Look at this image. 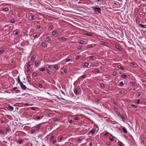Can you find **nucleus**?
<instances>
[{
  "label": "nucleus",
  "mask_w": 146,
  "mask_h": 146,
  "mask_svg": "<svg viewBox=\"0 0 146 146\" xmlns=\"http://www.w3.org/2000/svg\"><path fill=\"white\" fill-rule=\"evenodd\" d=\"M141 143L142 144H144V141L143 140H142L141 141Z\"/></svg>",
  "instance_id": "nucleus-62"
},
{
  "label": "nucleus",
  "mask_w": 146,
  "mask_h": 146,
  "mask_svg": "<svg viewBox=\"0 0 146 146\" xmlns=\"http://www.w3.org/2000/svg\"><path fill=\"white\" fill-rule=\"evenodd\" d=\"M140 101V100L139 99H138L137 100V104H139V102Z\"/></svg>",
  "instance_id": "nucleus-57"
},
{
  "label": "nucleus",
  "mask_w": 146,
  "mask_h": 146,
  "mask_svg": "<svg viewBox=\"0 0 146 146\" xmlns=\"http://www.w3.org/2000/svg\"><path fill=\"white\" fill-rule=\"evenodd\" d=\"M37 75V74L36 72H33V75L35 76H36Z\"/></svg>",
  "instance_id": "nucleus-41"
},
{
  "label": "nucleus",
  "mask_w": 146,
  "mask_h": 146,
  "mask_svg": "<svg viewBox=\"0 0 146 146\" xmlns=\"http://www.w3.org/2000/svg\"><path fill=\"white\" fill-rule=\"evenodd\" d=\"M130 84L132 86H134L135 85V83L133 82H130Z\"/></svg>",
  "instance_id": "nucleus-18"
},
{
  "label": "nucleus",
  "mask_w": 146,
  "mask_h": 146,
  "mask_svg": "<svg viewBox=\"0 0 146 146\" xmlns=\"http://www.w3.org/2000/svg\"><path fill=\"white\" fill-rule=\"evenodd\" d=\"M139 26H140L141 27L144 28H146V25H143L142 24H140L139 25Z\"/></svg>",
  "instance_id": "nucleus-15"
},
{
  "label": "nucleus",
  "mask_w": 146,
  "mask_h": 146,
  "mask_svg": "<svg viewBox=\"0 0 146 146\" xmlns=\"http://www.w3.org/2000/svg\"><path fill=\"white\" fill-rule=\"evenodd\" d=\"M94 46H93V45L92 44H91L90 45H88L87 46L88 48H92Z\"/></svg>",
  "instance_id": "nucleus-17"
},
{
  "label": "nucleus",
  "mask_w": 146,
  "mask_h": 146,
  "mask_svg": "<svg viewBox=\"0 0 146 146\" xmlns=\"http://www.w3.org/2000/svg\"><path fill=\"white\" fill-rule=\"evenodd\" d=\"M54 68L56 70H57L58 69V68L57 66L55 65V66L54 67Z\"/></svg>",
  "instance_id": "nucleus-44"
},
{
  "label": "nucleus",
  "mask_w": 146,
  "mask_h": 146,
  "mask_svg": "<svg viewBox=\"0 0 146 146\" xmlns=\"http://www.w3.org/2000/svg\"><path fill=\"white\" fill-rule=\"evenodd\" d=\"M51 38L49 36H47L45 39V40L46 41H48L49 40H50Z\"/></svg>",
  "instance_id": "nucleus-16"
},
{
  "label": "nucleus",
  "mask_w": 146,
  "mask_h": 146,
  "mask_svg": "<svg viewBox=\"0 0 146 146\" xmlns=\"http://www.w3.org/2000/svg\"><path fill=\"white\" fill-rule=\"evenodd\" d=\"M84 41L83 40H81L79 42V43L81 44H83L84 43Z\"/></svg>",
  "instance_id": "nucleus-35"
},
{
  "label": "nucleus",
  "mask_w": 146,
  "mask_h": 146,
  "mask_svg": "<svg viewBox=\"0 0 146 146\" xmlns=\"http://www.w3.org/2000/svg\"><path fill=\"white\" fill-rule=\"evenodd\" d=\"M8 107L10 109H11L12 110H13V108L12 106H8Z\"/></svg>",
  "instance_id": "nucleus-34"
},
{
  "label": "nucleus",
  "mask_w": 146,
  "mask_h": 146,
  "mask_svg": "<svg viewBox=\"0 0 146 146\" xmlns=\"http://www.w3.org/2000/svg\"><path fill=\"white\" fill-rule=\"evenodd\" d=\"M116 48L118 50L120 51L121 49L119 45H117L115 46Z\"/></svg>",
  "instance_id": "nucleus-12"
},
{
  "label": "nucleus",
  "mask_w": 146,
  "mask_h": 146,
  "mask_svg": "<svg viewBox=\"0 0 146 146\" xmlns=\"http://www.w3.org/2000/svg\"><path fill=\"white\" fill-rule=\"evenodd\" d=\"M18 141L20 144H22L23 143V141L22 140H19Z\"/></svg>",
  "instance_id": "nucleus-22"
},
{
  "label": "nucleus",
  "mask_w": 146,
  "mask_h": 146,
  "mask_svg": "<svg viewBox=\"0 0 146 146\" xmlns=\"http://www.w3.org/2000/svg\"><path fill=\"white\" fill-rule=\"evenodd\" d=\"M30 62H28V64L27 65V68H29L31 64H30Z\"/></svg>",
  "instance_id": "nucleus-28"
},
{
  "label": "nucleus",
  "mask_w": 146,
  "mask_h": 146,
  "mask_svg": "<svg viewBox=\"0 0 146 146\" xmlns=\"http://www.w3.org/2000/svg\"><path fill=\"white\" fill-rule=\"evenodd\" d=\"M18 83H19V84L20 85L21 84H22V82H21L19 78V76L18 77Z\"/></svg>",
  "instance_id": "nucleus-11"
},
{
  "label": "nucleus",
  "mask_w": 146,
  "mask_h": 146,
  "mask_svg": "<svg viewBox=\"0 0 146 146\" xmlns=\"http://www.w3.org/2000/svg\"><path fill=\"white\" fill-rule=\"evenodd\" d=\"M74 91L75 94L77 95L80 94V90L78 89H75L74 90Z\"/></svg>",
  "instance_id": "nucleus-4"
},
{
  "label": "nucleus",
  "mask_w": 146,
  "mask_h": 146,
  "mask_svg": "<svg viewBox=\"0 0 146 146\" xmlns=\"http://www.w3.org/2000/svg\"><path fill=\"white\" fill-rule=\"evenodd\" d=\"M15 22V21L13 19L11 20L10 21V22L11 23H14Z\"/></svg>",
  "instance_id": "nucleus-46"
},
{
  "label": "nucleus",
  "mask_w": 146,
  "mask_h": 146,
  "mask_svg": "<svg viewBox=\"0 0 146 146\" xmlns=\"http://www.w3.org/2000/svg\"><path fill=\"white\" fill-rule=\"evenodd\" d=\"M36 57H35L32 56L31 57V60L32 61L35 59Z\"/></svg>",
  "instance_id": "nucleus-38"
},
{
  "label": "nucleus",
  "mask_w": 146,
  "mask_h": 146,
  "mask_svg": "<svg viewBox=\"0 0 146 146\" xmlns=\"http://www.w3.org/2000/svg\"><path fill=\"white\" fill-rule=\"evenodd\" d=\"M0 133L2 135L4 134V132L3 130H0Z\"/></svg>",
  "instance_id": "nucleus-26"
},
{
  "label": "nucleus",
  "mask_w": 146,
  "mask_h": 146,
  "mask_svg": "<svg viewBox=\"0 0 146 146\" xmlns=\"http://www.w3.org/2000/svg\"><path fill=\"white\" fill-rule=\"evenodd\" d=\"M119 85L121 86H123L124 85V84L122 81H121L119 83Z\"/></svg>",
  "instance_id": "nucleus-23"
},
{
  "label": "nucleus",
  "mask_w": 146,
  "mask_h": 146,
  "mask_svg": "<svg viewBox=\"0 0 146 146\" xmlns=\"http://www.w3.org/2000/svg\"><path fill=\"white\" fill-rule=\"evenodd\" d=\"M81 57V55H78L76 57V59L77 60L78 59Z\"/></svg>",
  "instance_id": "nucleus-25"
},
{
  "label": "nucleus",
  "mask_w": 146,
  "mask_h": 146,
  "mask_svg": "<svg viewBox=\"0 0 146 146\" xmlns=\"http://www.w3.org/2000/svg\"><path fill=\"white\" fill-rule=\"evenodd\" d=\"M117 116L121 118L122 119V121L123 122H125V117L123 116L122 114H121L120 113H117Z\"/></svg>",
  "instance_id": "nucleus-2"
},
{
  "label": "nucleus",
  "mask_w": 146,
  "mask_h": 146,
  "mask_svg": "<svg viewBox=\"0 0 146 146\" xmlns=\"http://www.w3.org/2000/svg\"><path fill=\"white\" fill-rule=\"evenodd\" d=\"M42 45L43 47H45V46H46V43L44 42H43L42 43Z\"/></svg>",
  "instance_id": "nucleus-36"
},
{
  "label": "nucleus",
  "mask_w": 146,
  "mask_h": 146,
  "mask_svg": "<svg viewBox=\"0 0 146 146\" xmlns=\"http://www.w3.org/2000/svg\"><path fill=\"white\" fill-rule=\"evenodd\" d=\"M40 26H37L36 27V29H39L40 28Z\"/></svg>",
  "instance_id": "nucleus-53"
},
{
  "label": "nucleus",
  "mask_w": 146,
  "mask_h": 146,
  "mask_svg": "<svg viewBox=\"0 0 146 146\" xmlns=\"http://www.w3.org/2000/svg\"><path fill=\"white\" fill-rule=\"evenodd\" d=\"M116 72L114 71L113 72L112 75L113 76H116Z\"/></svg>",
  "instance_id": "nucleus-40"
},
{
  "label": "nucleus",
  "mask_w": 146,
  "mask_h": 146,
  "mask_svg": "<svg viewBox=\"0 0 146 146\" xmlns=\"http://www.w3.org/2000/svg\"><path fill=\"white\" fill-rule=\"evenodd\" d=\"M41 127L40 124H38L37 126L36 127V130H38Z\"/></svg>",
  "instance_id": "nucleus-13"
},
{
  "label": "nucleus",
  "mask_w": 146,
  "mask_h": 146,
  "mask_svg": "<svg viewBox=\"0 0 146 146\" xmlns=\"http://www.w3.org/2000/svg\"><path fill=\"white\" fill-rule=\"evenodd\" d=\"M4 51L3 50H0V55L3 53Z\"/></svg>",
  "instance_id": "nucleus-49"
},
{
  "label": "nucleus",
  "mask_w": 146,
  "mask_h": 146,
  "mask_svg": "<svg viewBox=\"0 0 146 146\" xmlns=\"http://www.w3.org/2000/svg\"><path fill=\"white\" fill-rule=\"evenodd\" d=\"M86 76L85 75H83L82 76V79H84L85 78Z\"/></svg>",
  "instance_id": "nucleus-45"
},
{
  "label": "nucleus",
  "mask_w": 146,
  "mask_h": 146,
  "mask_svg": "<svg viewBox=\"0 0 146 146\" xmlns=\"http://www.w3.org/2000/svg\"><path fill=\"white\" fill-rule=\"evenodd\" d=\"M58 33V32L55 31H53L52 33V36H54Z\"/></svg>",
  "instance_id": "nucleus-7"
},
{
  "label": "nucleus",
  "mask_w": 146,
  "mask_h": 146,
  "mask_svg": "<svg viewBox=\"0 0 146 146\" xmlns=\"http://www.w3.org/2000/svg\"><path fill=\"white\" fill-rule=\"evenodd\" d=\"M109 139H110V140L111 141H114V139H113V138L110 137L109 138Z\"/></svg>",
  "instance_id": "nucleus-47"
},
{
  "label": "nucleus",
  "mask_w": 146,
  "mask_h": 146,
  "mask_svg": "<svg viewBox=\"0 0 146 146\" xmlns=\"http://www.w3.org/2000/svg\"><path fill=\"white\" fill-rule=\"evenodd\" d=\"M122 130L125 133H127V130L124 127H123Z\"/></svg>",
  "instance_id": "nucleus-20"
},
{
  "label": "nucleus",
  "mask_w": 146,
  "mask_h": 146,
  "mask_svg": "<svg viewBox=\"0 0 146 146\" xmlns=\"http://www.w3.org/2000/svg\"><path fill=\"white\" fill-rule=\"evenodd\" d=\"M35 65L37 67H38L39 66L38 63V62H35Z\"/></svg>",
  "instance_id": "nucleus-39"
},
{
  "label": "nucleus",
  "mask_w": 146,
  "mask_h": 146,
  "mask_svg": "<svg viewBox=\"0 0 146 146\" xmlns=\"http://www.w3.org/2000/svg\"><path fill=\"white\" fill-rule=\"evenodd\" d=\"M97 102L99 104L101 102V101L100 99H97Z\"/></svg>",
  "instance_id": "nucleus-37"
},
{
  "label": "nucleus",
  "mask_w": 146,
  "mask_h": 146,
  "mask_svg": "<svg viewBox=\"0 0 146 146\" xmlns=\"http://www.w3.org/2000/svg\"><path fill=\"white\" fill-rule=\"evenodd\" d=\"M20 85V86L21 89L23 90H25L26 89H27L26 86L25 85H23V83H22V84H21ZM27 89H29L28 88H27Z\"/></svg>",
  "instance_id": "nucleus-3"
},
{
  "label": "nucleus",
  "mask_w": 146,
  "mask_h": 146,
  "mask_svg": "<svg viewBox=\"0 0 146 146\" xmlns=\"http://www.w3.org/2000/svg\"><path fill=\"white\" fill-rule=\"evenodd\" d=\"M141 95V93L140 92H139L138 93V96H139Z\"/></svg>",
  "instance_id": "nucleus-64"
},
{
  "label": "nucleus",
  "mask_w": 146,
  "mask_h": 146,
  "mask_svg": "<svg viewBox=\"0 0 146 146\" xmlns=\"http://www.w3.org/2000/svg\"><path fill=\"white\" fill-rule=\"evenodd\" d=\"M38 85H39V87L40 88H42V86L41 84L39 83L38 84Z\"/></svg>",
  "instance_id": "nucleus-43"
},
{
  "label": "nucleus",
  "mask_w": 146,
  "mask_h": 146,
  "mask_svg": "<svg viewBox=\"0 0 146 146\" xmlns=\"http://www.w3.org/2000/svg\"><path fill=\"white\" fill-rule=\"evenodd\" d=\"M133 107H135V108H136L137 107V106H136L135 105H134L133 104H131V105Z\"/></svg>",
  "instance_id": "nucleus-51"
},
{
  "label": "nucleus",
  "mask_w": 146,
  "mask_h": 146,
  "mask_svg": "<svg viewBox=\"0 0 146 146\" xmlns=\"http://www.w3.org/2000/svg\"><path fill=\"white\" fill-rule=\"evenodd\" d=\"M13 33L14 35H17L20 33V31L18 30H17V29L16 31H14Z\"/></svg>",
  "instance_id": "nucleus-5"
},
{
  "label": "nucleus",
  "mask_w": 146,
  "mask_h": 146,
  "mask_svg": "<svg viewBox=\"0 0 146 146\" xmlns=\"http://www.w3.org/2000/svg\"><path fill=\"white\" fill-rule=\"evenodd\" d=\"M92 9L95 14H98L101 13V9L100 7H92Z\"/></svg>",
  "instance_id": "nucleus-1"
},
{
  "label": "nucleus",
  "mask_w": 146,
  "mask_h": 146,
  "mask_svg": "<svg viewBox=\"0 0 146 146\" xmlns=\"http://www.w3.org/2000/svg\"><path fill=\"white\" fill-rule=\"evenodd\" d=\"M68 122L69 123H71L73 122V121H72V119H71V120H69V121H68Z\"/></svg>",
  "instance_id": "nucleus-56"
},
{
  "label": "nucleus",
  "mask_w": 146,
  "mask_h": 146,
  "mask_svg": "<svg viewBox=\"0 0 146 146\" xmlns=\"http://www.w3.org/2000/svg\"><path fill=\"white\" fill-rule=\"evenodd\" d=\"M70 59H66V60L65 61V62H67L68 61H70Z\"/></svg>",
  "instance_id": "nucleus-48"
},
{
  "label": "nucleus",
  "mask_w": 146,
  "mask_h": 146,
  "mask_svg": "<svg viewBox=\"0 0 146 146\" xmlns=\"http://www.w3.org/2000/svg\"><path fill=\"white\" fill-rule=\"evenodd\" d=\"M67 39V38H65L64 37H62L60 38H58V40H63V41H65Z\"/></svg>",
  "instance_id": "nucleus-10"
},
{
  "label": "nucleus",
  "mask_w": 146,
  "mask_h": 146,
  "mask_svg": "<svg viewBox=\"0 0 146 146\" xmlns=\"http://www.w3.org/2000/svg\"><path fill=\"white\" fill-rule=\"evenodd\" d=\"M35 130H32L31 131V133L33 134L35 132Z\"/></svg>",
  "instance_id": "nucleus-55"
},
{
  "label": "nucleus",
  "mask_w": 146,
  "mask_h": 146,
  "mask_svg": "<svg viewBox=\"0 0 146 146\" xmlns=\"http://www.w3.org/2000/svg\"><path fill=\"white\" fill-rule=\"evenodd\" d=\"M46 72H47V73H48L50 74H51V73L50 70L49 69H47Z\"/></svg>",
  "instance_id": "nucleus-33"
},
{
  "label": "nucleus",
  "mask_w": 146,
  "mask_h": 146,
  "mask_svg": "<svg viewBox=\"0 0 146 146\" xmlns=\"http://www.w3.org/2000/svg\"><path fill=\"white\" fill-rule=\"evenodd\" d=\"M40 118H41V117H40H40H36V120H38L40 119Z\"/></svg>",
  "instance_id": "nucleus-54"
},
{
  "label": "nucleus",
  "mask_w": 146,
  "mask_h": 146,
  "mask_svg": "<svg viewBox=\"0 0 146 146\" xmlns=\"http://www.w3.org/2000/svg\"><path fill=\"white\" fill-rule=\"evenodd\" d=\"M94 92L96 94H99V89H95L94 90Z\"/></svg>",
  "instance_id": "nucleus-8"
},
{
  "label": "nucleus",
  "mask_w": 146,
  "mask_h": 146,
  "mask_svg": "<svg viewBox=\"0 0 146 146\" xmlns=\"http://www.w3.org/2000/svg\"><path fill=\"white\" fill-rule=\"evenodd\" d=\"M62 139V136H60V137L59 141H61Z\"/></svg>",
  "instance_id": "nucleus-52"
},
{
  "label": "nucleus",
  "mask_w": 146,
  "mask_h": 146,
  "mask_svg": "<svg viewBox=\"0 0 146 146\" xmlns=\"http://www.w3.org/2000/svg\"><path fill=\"white\" fill-rule=\"evenodd\" d=\"M139 20V18H138V17H137V18H136V20H135V21H136V22L137 23H138V22Z\"/></svg>",
  "instance_id": "nucleus-42"
},
{
  "label": "nucleus",
  "mask_w": 146,
  "mask_h": 146,
  "mask_svg": "<svg viewBox=\"0 0 146 146\" xmlns=\"http://www.w3.org/2000/svg\"><path fill=\"white\" fill-rule=\"evenodd\" d=\"M88 65L87 63L85 62L84 64V66L85 67H87Z\"/></svg>",
  "instance_id": "nucleus-27"
},
{
  "label": "nucleus",
  "mask_w": 146,
  "mask_h": 146,
  "mask_svg": "<svg viewBox=\"0 0 146 146\" xmlns=\"http://www.w3.org/2000/svg\"><path fill=\"white\" fill-rule=\"evenodd\" d=\"M86 35H88V36H92V34H89L88 33H86Z\"/></svg>",
  "instance_id": "nucleus-60"
},
{
  "label": "nucleus",
  "mask_w": 146,
  "mask_h": 146,
  "mask_svg": "<svg viewBox=\"0 0 146 146\" xmlns=\"http://www.w3.org/2000/svg\"><path fill=\"white\" fill-rule=\"evenodd\" d=\"M122 77L123 78H124L127 77L126 75L125 74H123L122 75Z\"/></svg>",
  "instance_id": "nucleus-21"
},
{
  "label": "nucleus",
  "mask_w": 146,
  "mask_h": 146,
  "mask_svg": "<svg viewBox=\"0 0 146 146\" xmlns=\"http://www.w3.org/2000/svg\"><path fill=\"white\" fill-rule=\"evenodd\" d=\"M74 119L76 120H79V117H75L74 118Z\"/></svg>",
  "instance_id": "nucleus-50"
},
{
  "label": "nucleus",
  "mask_w": 146,
  "mask_h": 146,
  "mask_svg": "<svg viewBox=\"0 0 146 146\" xmlns=\"http://www.w3.org/2000/svg\"><path fill=\"white\" fill-rule=\"evenodd\" d=\"M118 68H120L122 70H124V68L123 67L120 66H118Z\"/></svg>",
  "instance_id": "nucleus-30"
},
{
  "label": "nucleus",
  "mask_w": 146,
  "mask_h": 146,
  "mask_svg": "<svg viewBox=\"0 0 146 146\" xmlns=\"http://www.w3.org/2000/svg\"><path fill=\"white\" fill-rule=\"evenodd\" d=\"M95 71L98 73H99L98 69V68H95L94 69Z\"/></svg>",
  "instance_id": "nucleus-31"
},
{
  "label": "nucleus",
  "mask_w": 146,
  "mask_h": 146,
  "mask_svg": "<svg viewBox=\"0 0 146 146\" xmlns=\"http://www.w3.org/2000/svg\"><path fill=\"white\" fill-rule=\"evenodd\" d=\"M95 129H92L91 131H90V133L92 134V135H93L94 134L95 132Z\"/></svg>",
  "instance_id": "nucleus-19"
},
{
  "label": "nucleus",
  "mask_w": 146,
  "mask_h": 146,
  "mask_svg": "<svg viewBox=\"0 0 146 146\" xmlns=\"http://www.w3.org/2000/svg\"><path fill=\"white\" fill-rule=\"evenodd\" d=\"M39 70L41 71H44L45 70V69L42 67L40 68Z\"/></svg>",
  "instance_id": "nucleus-24"
},
{
  "label": "nucleus",
  "mask_w": 146,
  "mask_h": 146,
  "mask_svg": "<svg viewBox=\"0 0 146 146\" xmlns=\"http://www.w3.org/2000/svg\"><path fill=\"white\" fill-rule=\"evenodd\" d=\"M82 48V46H78L77 47L78 49H81Z\"/></svg>",
  "instance_id": "nucleus-58"
},
{
  "label": "nucleus",
  "mask_w": 146,
  "mask_h": 146,
  "mask_svg": "<svg viewBox=\"0 0 146 146\" xmlns=\"http://www.w3.org/2000/svg\"><path fill=\"white\" fill-rule=\"evenodd\" d=\"M9 8L7 7L3 8L2 9L3 11H9Z\"/></svg>",
  "instance_id": "nucleus-14"
},
{
  "label": "nucleus",
  "mask_w": 146,
  "mask_h": 146,
  "mask_svg": "<svg viewBox=\"0 0 146 146\" xmlns=\"http://www.w3.org/2000/svg\"><path fill=\"white\" fill-rule=\"evenodd\" d=\"M100 86L102 88H104L105 87V86L104 84L103 83L101 84Z\"/></svg>",
  "instance_id": "nucleus-29"
},
{
  "label": "nucleus",
  "mask_w": 146,
  "mask_h": 146,
  "mask_svg": "<svg viewBox=\"0 0 146 146\" xmlns=\"http://www.w3.org/2000/svg\"><path fill=\"white\" fill-rule=\"evenodd\" d=\"M123 145V143L121 142H120L119 144V146H122Z\"/></svg>",
  "instance_id": "nucleus-59"
},
{
  "label": "nucleus",
  "mask_w": 146,
  "mask_h": 146,
  "mask_svg": "<svg viewBox=\"0 0 146 146\" xmlns=\"http://www.w3.org/2000/svg\"><path fill=\"white\" fill-rule=\"evenodd\" d=\"M17 88L16 87H14L13 88V90H16L17 89Z\"/></svg>",
  "instance_id": "nucleus-61"
},
{
  "label": "nucleus",
  "mask_w": 146,
  "mask_h": 146,
  "mask_svg": "<svg viewBox=\"0 0 146 146\" xmlns=\"http://www.w3.org/2000/svg\"><path fill=\"white\" fill-rule=\"evenodd\" d=\"M54 138V136L53 135H52L51 137L50 138L49 140L50 141H51Z\"/></svg>",
  "instance_id": "nucleus-32"
},
{
  "label": "nucleus",
  "mask_w": 146,
  "mask_h": 146,
  "mask_svg": "<svg viewBox=\"0 0 146 146\" xmlns=\"http://www.w3.org/2000/svg\"><path fill=\"white\" fill-rule=\"evenodd\" d=\"M5 131L7 132L6 134L9 132H10L11 131V129L9 127H7L5 129Z\"/></svg>",
  "instance_id": "nucleus-9"
},
{
  "label": "nucleus",
  "mask_w": 146,
  "mask_h": 146,
  "mask_svg": "<svg viewBox=\"0 0 146 146\" xmlns=\"http://www.w3.org/2000/svg\"><path fill=\"white\" fill-rule=\"evenodd\" d=\"M108 44V43L107 42H104V41H101L100 42V44H101L104 45L106 46H107V45Z\"/></svg>",
  "instance_id": "nucleus-6"
},
{
  "label": "nucleus",
  "mask_w": 146,
  "mask_h": 146,
  "mask_svg": "<svg viewBox=\"0 0 146 146\" xmlns=\"http://www.w3.org/2000/svg\"><path fill=\"white\" fill-rule=\"evenodd\" d=\"M108 132H106V133H104V136H106V135H108Z\"/></svg>",
  "instance_id": "nucleus-63"
}]
</instances>
